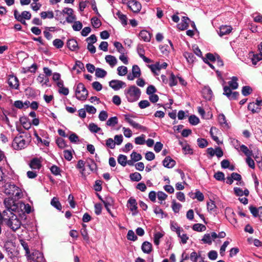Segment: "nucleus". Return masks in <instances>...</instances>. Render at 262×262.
Listing matches in <instances>:
<instances>
[{"mask_svg":"<svg viewBox=\"0 0 262 262\" xmlns=\"http://www.w3.org/2000/svg\"><path fill=\"white\" fill-rule=\"evenodd\" d=\"M31 141V134L28 132H23L22 135L15 137L12 145L14 149L20 150L26 147Z\"/></svg>","mask_w":262,"mask_h":262,"instance_id":"f257e3e1","label":"nucleus"},{"mask_svg":"<svg viewBox=\"0 0 262 262\" xmlns=\"http://www.w3.org/2000/svg\"><path fill=\"white\" fill-rule=\"evenodd\" d=\"M4 187L5 194L14 196L15 199H19L22 197L21 190L14 184L5 183Z\"/></svg>","mask_w":262,"mask_h":262,"instance_id":"f03ea898","label":"nucleus"},{"mask_svg":"<svg viewBox=\"0 0 262 262\" xmlns=\"http://www.w3.org/2000/svg\"><path fill=\"white\" fill-rule=\"evenodd\" d=\"M170 229L177 233L178 236L181 239L180 243L183 244L187 243L189 236L185 233L183 229L180 227L177 223L173 221L170 222Z\"/></svg>","mask_w":262,"mask_h":262,"instance_id":"7ed1b4c3","label":"nucleus"},{"mask_svg":"<svg viewBox=\"0 0 262 262\" xmlns=\"http://www.w3.org/2000/svg\"><path fill=\"white\" fill-rule=\"evenodd\" d=\"M10 215V216H8V219L4 216L3 220L5 222L7 226L10 228L12 231H15L20 228L21 223L17 216L13 213H11Z\"/></svg>","mask_w":262,"mask_h":262,"instance_id":"20e7f679","label":"nucleus"},{"mask_svg":"<svg viewBox=\"0 0 262 262\" xmlns=\"http://www.w3.org/2000/svg\"><path fill=\"white\" fill-rule=\"evenodd\" d=\"M4 204L6 208V210H4L3 212V215L4 216L7 215L8 211H9L11 214L13 213V211H16L17 209V206L12 198H6L4 200Z\"/></svg>","mask_w":262,"mask_h":262,"instance_id":"39448f33","label":"nucleus"},{"mask_svg":"<svg viewBox=\"0 0 262 262\" xmlns=\"http://www.w3.org/2000/svg\"><path fill=\"white\" fill-rule=\"evenodd\" d=\"M124 94L127 98H139L141 96V91L136 86L132 85L124 90Z\"/></svg>","mask_w":262,"mask_h":262,"instance_id":"423d86ee","label":"nucleus"},{"mask_svg":"<svg viewBox=\"0 0 262 262\" xmlns=\"http://www.w3.org/2000/svg\"><path fill=\"white\" fill-rule=\"evenodd\" d=\"M75 95L76 98H86L87 97L88 92L83 83H79L76 85Z\"/></svg>","mask_w":262,"mask_h":262,"instance_id":"0eeeda50","label":"nucleus"},{"mask_svg":"<svg viewBox=\"0 0 262 262\" xmlns=\"http://www.w3.org/2000/svg\"><path fill=\"white\" fill-rule=\"evenodd\" d=\"M124 117L125 121H126L127 122H128L133 127L137 128V129H140L143 131H145L146 130V127L140 125L139 124L136 123L135 121H134L133 120V116L130 115L129 114H125L124 115Z\"/></svg>","mask_w":262,"mask_h":262,"instance_id":"6e6552de","label":"nucleus"},{"mask_svg":"<svg viewBox=\"0 0 262 262\" xmlns=\"http://www.w3.org/2000/svg\"><path fill=\"white\" fill-rule=\"evenodd\" d=\"M27 258L35 262H42L43 259L42 254L38 251H35L31 254L30 253Z\"/></svg>","mask_w":262,"mask_h":262,"instance_id":"1a4fd4ad","label":"nucleus"},{"mask_svg":"<svg viewBox=\"0 0 262 262\" xmlns=\"http://www.w3.org/2000/svg\"><path fill=\"white\" fill-rule=\"evenodd\" d=\"M109 85L115 91H118L121 89L126 87L125 82L119 80H112L109 82Z\"/></svg>","mask_w":262,"mask_h":262,"instance_id":"9d476101","label":"nucleus"},{"mask_svg":"<svg viewBox=\"0 0 262 262\" xmlns=\"http://www.w3.org/2000/svg\"><path fill=\"white\" fill-rule=\"evenodd\" d=\"M262 105V100L256 99V102H250L248 106V108L253 113H258L260 110V106Z\"/></svg>","mask_w":262,"mask_h":262,"instance_id":"9b49d317","label":"nucleus"},{"mask_svg":"<svg viewBox=\"0 0 262 262\" xmlns=\"http://www.w3.org/2000/svg\"><path fill=\"white\" fill-rule=\"evenodd\" d=\"M127 206L132 212L133 215L137 214V203L136 200L133 198H130L127 201Z\"/></svg>","mask_w":262,"mask_h":262,"instance_id":"f8f14e48","label":"nucleus"},{"mask_svg":"<svg viewBox=\"0 0 262 262\" xmlns=\"http://www.w3.org/2000/svg\"><path fill=\"white\" fill-rule=\"evenodd\" d=\"M127 5L129 8L135 13L139 12L142 7L141 4L135 0L129 1Z\"/></svg>","mask_w":262,"mask_h":262,"instance_id":"ddd939ff","label":"nucleus"},{"mask_svg":"<svg viewBox=\"0 0 262 262\" xmlns=\"http://www.w3.org/2000/svg\"><path fill=\"white\" fill-rule=\"evenodd\" d=\"M9 85L12 89H17L19 86V81L18 78L13 75H10L8 80Z\"/></svg>","mask_w":262,"mask_h":262,"instance_id":"4468645a","label":"nucleus"},{"mask_svg":"<svg viewBox=\"0 0 262 262\" xmlns=\"http://www.w3.org/2000/svg\"><path fill=\"white\" fill-rule=\"evenodd\" d=\"M232 28L230 26L222 25L220 28L219 34L220 36L229 34L232 31Z\"/></svg>","mask_w":262,"mask_h":262,"instance_id":"2eb2a0df","label":"nucleus"},{"mask_svg":"<svg viewBox=\"0 0 262 262\" xmlns=\"http://www.w3.org/2000/svg\"><path fill=\"white\" fill-rule=\"evenodd\" d=\"M189 22H190V20L188 17L183 16L182 18L181 23L178 24V27L181 30H186L188 27Z\"/></svg>","mask_w":262,"mask_h":262,"instance_id":"dca6fc26","label":"nucleus"},{"mask_svg":"<svg viewBox=\"0 0 262 262\" xmlns=\"http://www.w3.org/2000/svg\"><path fill=\"white\" fill-rule=\"evenodd\" d=\"M163 165L166 168H171L176 165V162L170 157L167 156L163 161Z\"/></svg>","mask_w":262,"mask_h":262,"instance_id":"f3484780","label":"nucleus"},{"mask_svg":"<svg viewBox=\"0 0 262 262\" xmlns=\"http://www.w3.org/2000/svg\"><path fill=\"white\" fill-rule=\"evenodd\" d=\"M258 50L259 51V54L253 55V57L252 58V63L254 65L260 60H262V42L258 46Z\"/></svg>","mask_w":262,"mask_h":262,"instance_id":"a211bd4d","label":"nucleus"},{"mask_svg":"<svg viewBox=\"0 0 262 262\" xmlns=\"http://www.w3.org/2000/svg\"><path fill=\"white\" fill-rule=\"evenodd\" d=\"M67 47L72 51H76L79 49L77 41L74 39L68 40Z\"/></svg>","mask_w":262,"mask_h":262,"instance_id":"6ab92c4d","label":"nucleus"},{"mask_svg":"<svg viewBox=\"0 0 262 262\" xmlns=\"http://www.w3.org/2000/svg\"><path fill=\"white\" fill-rule=\"evenodd\" d=\"M141 249L144 253L149 254L152 250V245L148 242H144L142 243Z\"/></svg>","mask_w":262,"mask_h":262,"instance_id":"aec40b11","label":"nucleus"},{"mask_svg":"<svg viewBox=\"0 0 262 262\" xmlns=\"http://www.w3.org/2000/svg\"><path fill=\"white\" fill-rule=\"evenodd\" d=\"M139 36L141 39L143 40L145 42H149L151 39L150 34L146 30L141 31L139 34Z\"/></svg>","mask_w":262,"mask_h":262,"instance_id":"412c9836","label":"nucleus"},{"mask_svg":"<svg viewBox=\"0 0 262 262\" xmlns=\"http://www.w3.org/2000/svg\"><path fill=\"white\" fill-rule=\"evenodd\" d=\"M38 93V91H35V90L33 89L32 88H30V87L27 88L25 91V94L28 98L36 97L37 96Z\"/></svg>","mask_w":262,"mask_h":262,"instance_id":"4be33fe9","label":"nucleus"},{"mask_svg":"<svg viewBox=\"0 0 262 262\" xmlns=\"http://www.w3.org/2000/svg\"><path fill=\"white\" fill-rule=\"evenodd\" d=\"M106 62L108 63L111 67H114L117 62L116 58L112 55H108L105 57Z\"/></svg>","mask_w":262,"mask_h":262,"instance_id":"5701e85b","label":"nucleus"},{"mask_svg":"<svg viewBox=\"0 0 262 262\" xmlns=\"http://www.w3.org/2000/svg\"><path fill=\"white\" fill-rule=\"evenodd\" d=\"M40 161L36 159H33L30 163V166L32 169H39L41 167Z\"/></svg>","mask_w":262,"mask_h":262,"instance_id":"b1692460","label":"nucleus"},{"mask_svg":"<svg viewBox=\"0 0 262 262\" xmlns=\"http://www.w3.org/2000/svg\"><path fill=\"white\" fill-rule=\"evenodd\" d=\"M207 209L210 213H214L216 212V206L213 201L210 200L207 203Z\"/></svg>","mask_w":262,"mask_h":262,"instance_id":"393cba45","label":"nucleus"},{"mask_svg":"<svg viewBox=\"0 0 262 262\" xmlns=\"http://www.w3.org/2000/svg\"><path fill=\"white\" fill-rule=\"evenodd\" d=\"M113 202V201L112 198H110V197L107 198H106L105 201H103V203L104 205L105 208H106V209L107 210L108 212L110 214H111L112 215V214L110 207L112 206Z\"/></svg>","mask_w":262,"mask_h":262,"instance_id":"a878e982","label":"nucleus"},{"mask_svg":"<svg viewBox=\"0 0 262 262\" xmlns=\"http://www.w3.org/2000/svg\"><path fill=\"white\" fill-rule=\"evenodd\" d=\"M88 166L89 167L90 170L92 172H96L97 169V166L96 163L95 162L94 160L91 159H90L87 160Z\"/></svg>","mask_w":262,"mask_h":262,"instance_id":"bb28decb","label":"nucleus"},{"mask_svg":"<svg viewBox=\"0 0 262 262\" xmlns=\"http://www.w3.org/2000/svg\"><path fill=\"white\" fill-rule=\"evenodd\" d=\"M237 80H238V78L236 77H235V76L232 77L231 80H230L228 82V84L229 85V87H230V88H231L233 90L236 89L238 86V83L237 82Z\"/></svg>","mask_w":262,"mask_h":262,"instance_id":"cd10ccee","label":"nucleus"},{"mask_svg":"<svg viewBox=\"0 0 262 262\" xmlns=\"http://www.w3.org/2000/svg\"><path fill=\"white\" fill-rule=\"evenodd\" d=\"M179 144L182 146V149L185 154H192V149L186 143H184L182 141H179Z\"/></svg>","mask_w":262,"mask_h":262,"instance_id":"c85d7f7f","label":"nucleus"},{"mask_svg":"<svg viewBox=\"0 0 262 262\" xmlns=\"http://www.w3.org/2000/svg\"><path fill=\"white\" fill-rule=\"evenodd\" d=\"M41 17L45 19L46 18L52 19L54 17V13L52 11H43L40 14Z\"/></svg>","mask_w":262,"mask_h":262,"instance_id":"c756f323","label":"nucleus"},{"mask_svg":"<svg viewBox=\"0 0 262 262\" xmlns=\"http://www.w3.org/2000/svg\"><path fill=\"white\" fill-rule=\"evenodd\" d=\"M241 150L247 156V157H251L253 155L252 150L249 149V148L245 145H242L240 146Z\"/></svg>","mask_w":262,"mask_h":262,"instance_id":"7c9ffc66","label":"nucleus"},{"mask_svg":"<svg viewBox=\"0 0 262 262\" xmlns=\"http://www.w3.org/2000/svg\"><path fill=\"white\" fill-rule=\"evenodd\" d=\"M19 120L24 128L27 130L30 128L31 124L30 122L28 121L27 118L26 117H21L20 118Z\"/></svg>","mask_w":262,"mask_h":262,"instance_id":"2f4dec72","label":"nucleus"},{"mask_svg":"<svg viewBox=\"0 0 262 262\" xmlns=\"http://www.w3.org/2000/svg\"><path fill=\"white\" fill-rule=\"evenodd\" d=\"M148 66L152 73H154L155 75H159V72L160 71L159 69V62H156L154 64L148 65Z\"/></svg>","mask_w":262,"mask_h":262,"instance_id":"473e14b6","label":"nucleus"},{"mask_svg":"<svg viewBox=\"0 0 262 262\" xmlns=\"http://www.w3.org/2000/svg\"><path fill=\"white\" fill-rule=\"evenodd\" d=\"M51 204L58 210H61L62 209L61 205L56 198L54 197L52 199Z\"/></svg>","mask_w":262,"mask_h":262,"instance_id":"72a5a7b5","label":"nucleus"},{"mask_svg":"<svg viewBox=\"0 0 262 262\" xmlns=\"http://www.w3.org/2000/svg\"><path fill=\"white\" fill-rule=\"evenodd\" d=\"M107 74V72L101 68H97L95 71V75L99 78H104Z\"/></svg>","mask_w":262,"mask_h":262,"instance_id":"f704fd0d","label":"nucleus"},{"mask_svg":"<svg viewBox=\"0 0 262 262\" xmlns=\"http://www.w3.org/2000/svg\"><path fill=\"white\" fill-rule=\"evenodd\" d=\"M117 160L118 163L123 167L125 166L127 164V157L125 155H119Z\"/></svg>","mask_w":262,"mask_h":262,"instance_id":"c9c22d12","label":"nucleus"},{"mask_svg":"<svg viewBox=\"0 0 262 262\" xmlns=\"http://www.w3.org/2000/svg\"><path fill=\"white\" fill-rule=\"evenodd\" d=\"M116 15H117V16L118 17V18H119L120 20L121 21L122 24L123 26H125L127 25V18L125 15L122 14L120 11H118L116 13Z\"/></svg>","mask_w":262,"mask_h":262,"instance_id":"e433bc0d","label":"nucleus"},{"mask_svg":"<svg viewBox=\"0 0 262 262\" xmlns=\"http://www.w3.org/2000/svg\"><path fill=\"white\" fill-rule=\"evenodd\" d=\"M178 77H176L173 73H170V75L169 79V85L170 86L172 87L177 85Z\"/></svg>","mask_w":262,"mask_h":262,"instance_id":"4c0bfd02","label":"nucleus"},{"mask_svg":"<svg viewBox=\"0 0 262 262\" xmlns=\"http://www.w3.org/2000/svg\"><path fill=\"white\" fill-rule=\"evenodd\" d=\"M164 236V234L160 232H157L155 233L154 237V244L158 246L160 244V239Z\"/></svg>","mask_w":262,"mask_h":262,"instance_id":"58836bf2","label":"nucleus"},{"mask_svg":"<svg viewBox=\"0 0 262 262\" xmlns=\"http://www.w3.org/2000/svg\"><path fill=\"white\" fill-rule=\"evenodd\" d=\"M129 178L132 181L136 182H138L142 179L140 173L137 172L131 173L129 176Z\"/></svg>","mask_w":262,"mask_h":262,"instance_id":"ea45409f","label":"nucleus"},{"mask_svg":"<svg viewBox=\"0 0 262 262\" xmlns=\"http://www.w3.org/2000/svg\"><path fill=\"white\" fill-rule=\"evenodd\" d=\"M132 73L137 78H139L141 76V70L138 66L134 65L133 66Z\"/></svg>","mask_w":262,"mask_h":262,"instance_id":"a19ab883","label":"nucleus"},{"mask_svg":"<svg viewBox=\"0 0 262 262\" xmlns=\"http://www.w3.org/2000/svg\"><path fill=\"white\" fill-rule=\"evenodd\" d=\"M117 123L118 118L117 117H111L106 122V125L110 126H114Z\"/></svg>","mask_w":262,"mask_h":262,"instance_id":"79ce46f5","label":"nucleus"},{"mask_svg":"<svg viewBox=\"0 0 262 262\" xmlns=\"http://www.w3.org/2000/svg\"><path fill=\"white\" fill-rule=\"evenodd\" d=\"M19 242H20V245L22 246V247L25 250V252H26L25 255L26 256H27L30 252L27 243L26 241H25L24 239H19Z\"/></svg>","mask_w":262,"mask_h":262,"instance_id":"37998d69","label":"nucleus"},{"mask_svg":"<svg viewBox=\"0 0 262 262\" xmlns=\"http://www.w3.org/2000/svg\"><path fill=\"white\" fill-rule=\"evenodd\" d=\"M252 92V89L249 86H244L242 88V93L244 96H248Z\"/></svg>","mask_w":262,"mask_h":262,"instance_id":"c03bdc74","label":"nucleus"},{"mask_svg":"<svg viewBox=\"0 0 262 262\" xmlns=\"http://www.w3.org/2000/svg\"><path fill=\"white\" fill-rule=\"evenodd\" d=\"M105 146L111 149H114L115 148V143L112 138H108L105 141Z\"/></svg>","mask_w":262,"mask_h":262,"instance_id":"a18cd8bd","label":"nucleus"},{"mask_svg":"<svg viewBox=\"0 0 262 262\" xmlns=\"http://www.w3.org/2000/svg\"><path fill=\"white\" fill-rule=\"evenodd\" d=\"M219 122L220 124L223 126H228V124L226 119L225 115L223 114H221L219 115L218 117Z\"/></svg>","mask_w":262,"mask_h":262,"instance_id":"49530a36","label":"nucleus"},{"mask_svg":"<svg viewBox=\"0 0 262 262\" xmlns=\"http://www.w3.org/2000/svg\"><path fill=\"white\" fill-rule=\"evenodd\" d=\"M91 23L93 27L95 28H98L101 25L100 20L96 17H94L91 19Z\"/></svg>","mask_w":262,"mask_h":262,"instance_id":"de8ad7c7","label":"nucleus"},{"mask_svg":"<svg viewBox=\"0 0 262 262\" xmlns=\"http://www.w3.org/2000/svg\"><path fill=\"white\" fill-rule=\"evenodd\" d=\"M184 55L188 62H193L195 59V57L192 53L185 52Z\"/></svg>","mask_w":262,"mask_h":262,"instance_id":"09e8293b","label":"nucleus"},{"mask_svg":"<svg viewBox=\"0 0 262 262\" xmlns=\"http://www.w3.org/2000/svg\"><path fill=\"white\" fill-rule=\"evenodd\" d=\"M192 229L194 231L201 232L205 230L206 227L203 224L197 223L193 225Z\"/></svg>","mask_w":262,"mask_h":262,"instance_id":"8fccbe9b","label":"nucleus"},{"mask_svg":"<svg viewBox=\"0 0 262 262\" xmlns=\"http://www.w3.org/2000/svg\"><path fill=\"white\" fill-rule=\"evenodd\" d=\"M189 122L191 124L196 125L199 123L200 120L196 116L191 115L189 117Z\"/></svg>","mask_w":262,"mask_h":262,"instance_id":"3c124183","label":"nucleus"},{"mask_svg":"<svg viewBox=\"0 0 262 262\" xmlns=\"http://www.w3.org/2000/svg\"><path fill=\"white\" fill-rule=\"evenodd\" d=\"M89 128L91 132L95 133H98L101 130V128L98 127L94 123H92L89 124Z\"/></svg>","mask_w":262,"mask_h":262,"instance_id":"603ef678","label":"nucleus"},{"mask_svg":"<svg viewBox=\"0 0 262 262\" xmlns=\"http://www.w3.org/2000/svg\"><path fill=\"white\" fill-rule=\"evenodd\" d=\"M118 74L119 76H124L127 73V67L125 66H120L117 68Z\"/></svg>","mask_w":262,"mask_h":262,"instance_id":"864d4df0","label":"nucleus"},{"mask_svg":"<svg viewBox=\"0 0 262 262\" xmlns=\"http://www.w3.org/2000/svg\"><path fill=\"white\" fill-rule=\"evenodd\" d=\"M127 239L132 241H135L137 239V236L135 234V232L132 230H129L127 234Z\"/></svg>","mask_w":262,"mask_h":262,"instance_id":"5fc2aeb1","label":"nucleus"},{"mask_svg":"<svg viewBox=\"0 0 262 262\" xmlns=\"http://www.w3.org/2000/svg\"><path fill=\"white\" fill-rule=\"evenodd\" d=\"M197 143L198 146L200 148H204L208 145L207 141L206 139L203 138H198L197 140Z\"/></svg>","mask_w":262,"mask_h":262,"instance_id":"6e6d98bb","label":"nucleus"},{"mask_svg":"<svg viewBox=\"0 0 262 262\" xmlns=\"http://www.w3.org/2000/svg\"><path fill=\"white\" fill-rule=\"evenodd\" d=\"M14 16L15 18L19 22H20L22 24L26 25V23L25 20V19L20 17V16H19V13L18 12L17 10H14Z\"/></svg>","mask_w":262,"mask_h":262,"instance_id":"4d7b16f0","label":"nucleus"},{"mask_svg":"<svg viewBox=\"0 0 262 262\" xmlns=\"http://www.w3.org/2000/svg\"><path fill=\"white\" fill-rule=\"evenodd\" d=\"M130 157L132 160L135 162L139 161L142 159V156L140 154L137 153L136 151H133Z\"/></svg>","mask_w":262,"mask_h":262,"instance_id":"13d9d810","label":"nucleus"},{"mask_svg":"<svg viewBox=\"0 0 262 262\" xmlns=\"http://www.w3.org/2000/svg\"><path fill=\"white\" fill-rule=\"evenodd\" d=\"M84 165H85V162L82 160H79L77 162V164L76 166L77 168L80 169L81 170V173L82 174H83V172L85 170Z\"/></svg>","mask_w":262,"mask_h":262,"instance_id":"bf43d9fd","label":"nucleus"},{"mask_svg":"<svg viewBox=\"0 0 262 262\" xmlns=\"http://www.w3.org/2000/svg\"><path fill=\"white\" fill-rule=\"evenodd\" d=\"M135 142L137 145H143L145 143V135H142L135 139Z\"/></svg>","mask_w":262,"mask_h":262,"instance_id":"052dcab7","label":"nucleus"},{"mask_svg":"<svg viewBox=\"0 0 262 262\" xmlns=\"http://www.w3.org/2000/svg\"><path fill=\"white\" fill-rule=\"evenodd\" d=\"M182 205L180 203H176L174 201H173L172 202V208L173 211L175 213H178L179 212Z\"/></svg>","mask_w":262,"mask_h":262,"instance_id":"680f3d73","label":"nucleus"},{"mask_svg":"<svg viewBox=\"0 0 262 262\" xmlns=\"http://www.w3.org/2000/svg\"><path fill=\"white\" fill-rule=\"evenodd\" d=\"M51 172L55 176L59 175L60 173V168L56 165H53L50 168Z\"/></svg>","mask_w":262,"mask_h":262,"instance_id":"e2e57ef3","label":"nucleus"},{"mask_svg":"<svg viewBox=\"0 0 262 262\" xmlns=\"http://www.w3.org/2000/svg\"><path fill=\"white\" fill-rule=\"evenodd\" d=\"M53 44L57 49H60V48H61L63 47V46L64 45V43L60 39H55L53 41Z\"/></svg>","mask_w":262,"mask_h":262,"instance_id":"0e129e2a","label":"nucleus"},{"mask_svg":"<svg viewBox=\"0 0 262 262\" xmlns=\"http://www.w3.org/2000/svg\"><path fill=\"white\" fill-rule=\"evenodd\" d=\"M137 51L139 56L141 57L144 55L145 50L143 45L139 44L137 48Z\"/></svg>","mask_w":262,"mask_h":262,"instance_id":"69168bd1","label":"nucleus"},{"mask_svg":"<svg viewBox=\"0 0 262 262\" xmlns=\"http://www.w3.org/2000/svg\"><path fill=\"white\" fill-rule=\"evenodd\" d=\"M214 177L217 181H224L225 179L224 173L221 171L215 173Z\"/></svg>","mask_w":262,"mask_h":262,"instance_id":"338daca9","label":"nucleus"},{"mask_svg":"<svg viewBox=\"0 0 262 262\" xmlns=\"http://www.w3.org/2000/svg\"><path fill=\"white\" fill-rule=\"evenodd\" d=\"M84 108L88 113L94 114L96 112V109L92 105H85Z\"/></svg>","mask_w":262,"mask_h":262,"instance_id":"774afa93","label":"nucleus"}]
</instances>
